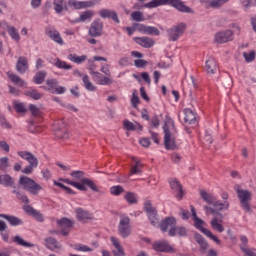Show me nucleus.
<instances>
[{
    "label": "nucleus",
    "instance_id": "69168bd1",
    "mask_svg": "<svg viewBox=\"0 0 256 256\" xmlns=\"http://www.w3.org/2000/svg\"><path fill=\"white\" fill-rule=\"evenodd\" d=\"M244 59L247 63H252V61H255V51L244 53Z\"/></svg>",
    "mask_w": 256,
    "mask_h": 256
},
{
    "label": "nucleus",
    "instance_id": "dca6fc26",
    "mask_svg": "<svg viewBox=\"0 0 256 256\" xmlns=\"http://www.w3.org/2000/svg\"><path fill=\"white\" fill-rule=\"evenodd\" d=\"M76 219L80 221V223H87V221H93V214L83 208H77L76 211Z\"/></svg>",
    "mask_w": 256,
    "mask_h": 256
},
{
    "label": "nucleus",
    "instance_id": "6e6d98bb",
    "mask_svg": "<svg viewBox=\"0 0 256 256\" xmlns=\"http://www.w3.org/2000/svg\"><path fill=\"white\" fill-rule=\"evenodd\" d=\"M124 199L130 204L135 205L137 204V197H135V193L133 192H127L124 196Z\"/></svg>",
    "mask_w": 256,
    "mask_h": 256
},
{
    "label": "nucleus",
    "instance_id": "58836bf2",
    "mask_svg": "<svg viewBox=\"0 0 256 256\" xmlns=\"http://www.w3.org/2000/svg\"><path fill=\"white\" fill-rule=\"evenodd\" d=\"M24 95H26V97H31V99H34V101H39V99L43 97V95L36 89L26 90Z\"/></svg>",
    "mask_w": 256,
    "mask_h": 256
},
{
    "label": "nucleus",
    "instance_id": "7ed1b4c3",
    "mask_svg": "<svg viewBox=\"0 0 256 256\" xmlns=\"http://www.w3.org/2000/svg\"><path fill=\"white\" fill-rule=\"evenodd\" d=\"M159 227L162 233H167L169 237H187V228L185 226H177V219L175 217H167L161 221Z\"/></svg>",
    "mask_w": 256,
    "mask_h": 256
},
{
    "label": "nucleus",
    "instance_id": "39448f33",
    "mask_svg": "<svg viewBox=\"0 0 256 256\" xmlns=\"http://www.w3.org/2000/svg\"><path fill=\"white\" fill-rule=\"evenodd\" d=\"M237 197L240 201V205L244 211L251 213V199L253 194L249 190H237Z\"/></svg>",
    "mask_w": 256,
    "mask_h": 256
},
{
    "label": "nucleus",
    "instance_id": "473e14b6",
    "mask_svg": "<svg viewBox=\"0 0 256 256\" xmlns=\"http://www.w3.org/2000/svg\"><path fill=\"white\" fill-rule=\"evenodd\" d=\"M132 161H134V165H132L130 169V175H139L143 169V164L141 161L137 160L135 157H132Z\"/></svg>",
    "mask_w": 256,
    "mask_h": 256
},
{
    "label": "nucleus",
    "instance_id": "412c9836",
    "mask_svg": "<svg viewBox=\"0 0 256 256\" xmlns=\"http://www.w3.org/2000/svg\"><path fill=\"white\" fill-rule=\"evenodd\" d=\"M110 241L112 245L115 247V249L112 251L113 255L125 256V250L123 249L121 242H119V239H117L115 236H111Z\"/></svg>",
    "mask_w": 256,
    "mask_h": 256
},
{
    "label": "nucleus",
    "instance_id": "f257e3e1",
    "mask_svg": "<svg viewBox=\"0 0 256 256\" xmlns=\"http://www.w3.org/2000/svg\"><path fill=\"white\" fill-rule=\"evenodd\" d=\"M169 6L173 7V9H176L178 13H189L190 15H193L195 11L193 8L185 5V2L181 0H151L150 2H147L143 6L139 3L134 4V9H157V7H163V6Z\"/></svg>",
    "mask_w": 256,
    "mask_h": 256
},
{
    "label": "nucleus",
    "instance_id": "2f4dec72",
    "mask_svg": "<svg viewBox=\"0 0 256 256\" xmlns=\"http://www.w3.org/2000/svg\"><path fill=\"white\" fill-rule=\"evenodd\" d=\"M0 218L1 219H6V221H8L10 223V225H12L13 227H16L17 225H22L23 224V220L15 217V216L0 214Z\"/></svg>",
    "mask_w": 256,
    "mask_h": 256
},
{
    "label": "nucleus",
    "instance_id": "603ef678",
    "mask_svg": "<svg viewBox=\"0 0 256 256\" xmlns=\"http://www.w3.org/2000/svg\"><path fill=\"white\" fill-rule=\"evenodd\" d=\"M144 209L148 217H150L151 215H157V209H155V207H153V205L149 201L145 203Z\"/></svg>",
    "mask_w": 256,
    "mask_h": 256
},
{
    "label": "nucleus",
    "instance_id": "9d476101",
    "mask_svg": "<svg viewBox=\"0 0 256 256\" xmlns=\"http://www.w3.org/2000/svg\"><path fill=\"white\" fill-rule=\"evenodd\" d=\"M169 185L172 191L176 193V199H178V201H181V199L185 197V190H183V185H181V182H179L177 178H171L169 179Z\"/></svg>",
    "mask_w": 256,
    "mask_h": 256
},
{
    "label": "nucleus",
    "instance_id": "79ce46f5",
    "mask_svg": "<svg viewBox=\"0 0 256 256\" xmlns=\"http://www.w3.org/2000/svg\"><path fill=\"white\" fill-rule=\"evenodd\" d=\"M54 65L58 69H65L66 71H69L70 69H73V66H71L70 64H67V62L61 60L60 58L56 59Z\"/></svg>",
    "mask_w": 256,
    "mask_h": 256
},
{
    "label": "nucleus",
    "instance_id": "1a4fd4ad",
    "mask_svg": "<svg viewBox=\"0 0 256 256\" xmlns=\"http://www.w3.org/2000/svg\"><path fill=\"white\" fill-rule=\"evenodd\" d=\"M185 29H187V24L183 22L170 28L167 31L169 41H177L179 37H181V35L185 33Z\"/></svg>",
    "mask_w": 256,
    "mask_h": 256
},
{
    "label": "nucleus",
    "instance_id": "09e8293b",
    "mask_svg": "<svg viewBox=\"0 0 256 256\" xmlns=\"http://www.w3.org/2000/svg\"><path fill=\"white\" fill-rule=\"evenodd\" d=\"M13 242L16 243V245H20V247H33V244L23 240L21 236H15Z\"/></svg>",
    "mask_w": 256,
    "mask_h": 256
},
{
    "label": "nucleus",
    "instance_id": "f03ea898",
    "mask_svg": "<svg viewBox=\"0 0 256 256\" xmlns=\"http://www.w3.org/2000/svg\"><path fill=\"white\" fill-rule=\"evenodd\" d=\"M70 176L74 179L70 180L69 178L63 179L62 181L64 183H67V185H72V187H75L78 189V191H87V187L94 191L95 193H99V187L95 182L89 178H85V172L81 170L72 171L70 173Z\"/></svg>",
    "mask_w": 256,
    "mask_h": 256
},
{
    "label": "nucleus",
    "instance_id": "c85d7f7f",
    "mask_svg": "<svg viewBox=\"0 0 256 256\" xmlns=\"http://www.w3.org/2000/svg\"><path fill=\"white\" fill-rule=\"evenodd\" d=\"M0 185H4V187H13V189H15V179L9 174L0 175Z\"/></svg>",
    "mask_w": 256,
    "mask_h": 256
},
{
    "label": "nucleus",
    "instance_id": "bf43d9fd",
    "mask_svg": "<svg viewBox=\"0 0 256 256\" xmlns=\"http://www.w3.org/2000/svg\"><path fill=\"white\" fill-rule=\"evenodd\" d=\"M14 109L17 113H27V108L23 103L14 102Z\"/></svg>",
    "mask_w": 256,
    "mask_h": 256
},
{
    "label": "nucleus",
    "instance_id": "bb28decb",
    "mask_svg": "<svg viewBox=\"0 0 256 256\" xmlns=\"http://www.w3.org/2000/svg\"><path fill=\"white\" fill-rule=\"evenodd\" d=\"M194 239L196 243H198L201 253H207V249H209V243L205 241V238H203L201 234L195 233Z\"/></svg>",
    "mask_w": 256,
    "mask_h": 256
},
{
    "label": "nucleus",
    "instance_id": "aec40b11",
    "mask_svg": "<svg viewBox=\"0 0 256 256\" xmlns=\"http://www.w3.org/2000/svg\"><path fill=\"white\" fill-rule=\"evenodd\" d=\"M134 41H135V43H137V45H140V47H144V49H151V47H153V45H155V40H153L152 38H149L147 36L135 37Z\"/></svg>",
    "mask_w": 256,
    "mask_h": 256
},
{
    "label": "nucleus",
    "instance_id": "ddd939ff",
    "mask_svg": "<svg viewBox=\"0 0 256 256\" xmlns=\"http://www.w3.org/2000/svg\"><path fill=\"white\" fill-rule=\"evenodd\" d=\"M103 35V22L100 19L94 20L89 28L90 37H101Z\"/></svg>",
    "mask_w": 256,
    "mask_h": 256
},
{
    "label": "nucleus",
    "instance_id": "8fccbe9b",
    "mask_svg": "<svg viewBox=\"0 0 256 256\" xmlns=\"http://www.w3.org/2000/svg\"><path fill=\"white\" fill-rule=\"evenodd\" d=\"M73 249L75 251H81L83 253H91V251H93V248L87 246V245H84V244H75L73 246Z\"/></svg>",
    "mask_w": 256,
    "mask_h": 256
},
{
    "label": "nucleus",
    "instance_id": "a211bd4d",
    "mask_svg": "<svg viewBox=\"0 0 256 256\" xmlns=\"http://www.w3.org/2000/svg\"><path fill=\"white\" fill-rule=\"evenodd\" d=\"M45 247H47L50 251H56L59 252L61 249H63V245H61L57 239L53 237H47L44 240Z\"/></svg>",
    "mask_w": 256,
    "mask_h": 256
},
{
    "label": "nucleus",
    "instance_id": "052dcab7",
    "mask_svg": "<svg viewBox=\"0 0 256 256\" xmlns=\"http://www.w3.org/2000/svg\"><path fill=\"white\" fill-rule=\"evenodd\" d=\"M69 7H71V9L80 10L81 9V1L69 0L68 1V8Z\"/></svg>",
    "mask_w": 256,
    "mask_h": 256
},
{
    "label": "nucleus",
    "instance_id": "cd10ccee",
    "mask_svg": "<svg viewBox=\"0 0 256 256\" xmlns=\"http://www.w3.org/2000/svg\"><path fill=\"white\" fill-rule=\"evenodd\" d=\"M184 115V121L188 123V125H195V123H197V116L190 108L184 109Z\"/></svg>",
    "mask_w": 256,
    "mask_h": 256
},
{
    "label": "nucleus",
    "instance_id": "4be33fe9",
    "mask_svg": "<svg viewBox=\"0 0 256 256\" xmlns=\"http://www.w3.org/2000/svg\"><path fill=\"white\" fill-rule=\"evenodd\" d=\"M18 155L22 159H25L26 161H28L29 165H31L32 167H37V165H39V160H37V158L30 152L19 151Z\"/></svg>",
    "mask_w": 256,
    "mask_h": 256
},
{
    "label": "nucleus",
    "instance_id": "423d86ee",
    "mask_svg": "<svg viewBox=\"0 0 256 256\" xmlns=\"http://www.w3.org/2000/svg\"><path fill=\"white\" fill-rule=\"evenodd\" d=\"M118 233L123 239H127L131 235V218L129 216L121 215L118 224Z\"/></svg>",
    "mask_w": 256,
    "mask_h": 256
},
{
    "label": "nucleus",
    "instance_id": "37998d69",
    "mask_svg": "<svg viewBox=\"0 0 256 256\" xmlns=\"http://www.w3.org/2000/svg\"><path fill=\"white\" fill-rule=\"evenodd\" d=\"M225 3H229V0H210L209 7H211V9H219L223 7Z\"/></svg>",
    "mask_w": 256,
    "mask_h": 256
},
{
    "label": "nucleus",
    "instance_id": "864d4df0",
    "mask_svg": "<svg viewBox=\"0 0 256 256\" xmlns=\"http://www.w3.org/2000/svg\"><path fill=\"white\" fill-rule=\"evenodd\" d=\"M144 209L148 217H150L151 215H157V209H155V207H153V205L149 201L145 203Z\"/></svg>",
    "mask_w": 256,
    "mask_h": 256
},
{
    "label": "nucleus",
    "instance_id": "9b49d317",
    "mask_svg": "<svg viewBox=\"0 0 256 256\" xmlns=\"http://www.w3.org/2000/svg\"><path fill=\"white\" fill-rule=\"evenodd\" d=\"M58 225L62 228L60 231L61 235L67 237L70 229H73V226L75 225V220L64 217L58 221Z\"/></svg>",
    "mask_w": 256,
    "mask_h": 256
},
{
    "label": "nucleus",
    "instance_id": "c756f323",
    "mask_svg": "<svg viewBox=\"0 0 256 256\" xmlns=\"http://www.w3.org/2000/svg\"><path fill=\"white\" fill-rule=\"evenodd\" d=\"M5 25H6V29L8 31V35H10L11 39H13L14 41H20L21 36L19 35L17 28L9 25V23H7V22H5Z\"/></svg>",
    "mask_w": 256,
    "mask_h": 256
},
{
    "label": "nucleus",
    "instance_id": "393cba45",
    "mask_svg": "<svg viewBox=\"0 0 256 256\" xmlns=\"http://www.w3.org/2000/svg\"><path fill=\"white\" fill-rule=\"evenodd\" d=\"M54 11L61 15L62 11H69L68 2L65 0H54L53 1Z\"/></svg>",
    "mask_w": 256,
    "mask_h": 256
},
{
    "label": "nucleus",
    "instance_id": "5701e85b",
    "mask_svg": "<svg viewBox=\"0 0 256 256\" xmlns=\"http://www.w3.org/2000/svg\"><path fill=\"white\" fill-rule=\"evenodd\" d=\"M23 209L25 213H27V215H31L32 217H35L37 221H40V223H43L44 221L43 214H41V212L37 211L31 205H24Z\"/></svg>",
    "mask_w": 256,
    "mask_h": 256
},
{
    "label": "nucleus",
    "instance_id": "f704fd0d",
    "mask_svg": "<svg viewBox=\"0 0 256 256\" xmlns=\"http://www.w3.org/2000/svg\"><path fill=\"white\" fill-rule=\"evenodd\" d=\"M68 59L69 61H72V63L81 65L82 63H85V61H87V55L78 56L77 54H69Z\"/></svg>",
    "mask_w": 256,
    "mask_h": 256
},
{
    "label": "nucleus",
    "instance_id": "4468645a",
    "mask_svg": "<svg viewBox=\"0 0 256 256\" xmlns=\"http://www.w3.org/2000/svg\"><path fill=\"white\" fill-rule=\"evenodd\" d=\"M92 79L97 85H113V78L105 76L100 72H91Z\"/></svg>",
    "mask_w": 256,
    "mask_h": 256
},
{
    "label": "nucleus",
    "instance_id": "338daca9",
    "mask_svg": "<svg viewBox=\"0 0 256 256\" xmlns=\"http://www.w3.org/2000/svg\"><path fill=\"white\" fill-rule=\"evenodd\" d=\"M91 7H95V2L92 0L81 1V9H89Z\"/></svg>",
    "mask_w": 256,
    "mask_h": 256
},
{
    "label": "nucleus",
    "instance_id": "f3484780",
    "mask_svg": "<svg viewBox=\"0 0 256 256\" xmlns=\"http://www.w3.org/2000/svg\"><path fill=\"white\" fill-rule=\"evenodd\" d=\"M98 14L102 19H112L114 23H121V20H119V16L115 10L101 9Z\"/></svg>",
    "mask_w": 256,
    "mask_h": 256
},
{
    "label": "nucleus",
    "instance_id": "680f3d73",
    "mask_svg": "<svg viewBox=\"0 0 256 256\" xmlns=\"http://www.w3.org/2000/svg\"><path fill=\"white\" fill-rule=\"evenodd\" d=\"M29 111L31 112V114L34 116V117H39V115H41V110H39L37 108V105L35 104H30L29 105Z\"/></svg>",
    "mask_w": 256,
    "mask_h": 256
},
{
    "label": "nucleus",
    "instance_id": "20e7f679",
    "mask_svg": "<svg viewBox=\"0 0 256 256\" xmlns=\"http://www.w3.org/2000/svg\"><path fill=\"white\" fill-rule=\"evenodd\" d=\"M18 184L20 187H22V189H24V191L30 193V195L37 196L39 193H41V191H43V186H41V184L27 176H21Z\"/></svg>",
    "mask_w": 256,
    "mask_h": 256
},
{
    "label": "nucleus",
    "instance_id": "c9c22d12",
    "mask_svg": "<svg viewBox=\"0 0 256 256\" xmlns=\"http://www.w3.org/2000/svg\"><path fill=\"white\" fill-rule=\"evenodd\" d=\"M8 78L14 85H17L18 87H25L26 85L25 80H23L17 74H8Z\"/></svg>",
    "mask_w": 256,
    "mask_h": 256
},
{
    "label": "nucleus",
    "instance_id": "ea45409f",
    "mask_svg": "<svg viewBox=\"0 0 256 256\" xmlns=\"http://www.w3.org/2000/svg\"><path fill=\"white\" fill-rule=\"evenodd\" d=\"M45 77H47L46 71H38L35 76L33 77V82L36 85H41L45 81Z\"/></svg>",
    "mask_w": 256,
    "mask_h": 256
},
{
    "label": "nucleus",
    "instance_id": "c03bdc74",
    "mask_svg": "<svg viewBox=\"0 0 256 256\" xmlns=\"http://www.w3.org/2000/svg\"><path fill=\"white\" fill-rule=\"evenodd\" d=\"M162 129H175V121L169 115L165 116Z\"/></svg>",
    "mask_w": 256,
    "mask_h": 256
},
{
    "label": "nucleus",
    "instance_id": "0eeeda50",
    "mask_svg": "<svg viewBox=\"0 0 256 256\" xmlns=\"http://www.w3.org/2000/svg\"><path fill=\"white\" fill-rule=\"evenodd\" d=\"M177 136L175 132H171L169 129H164V146L167 151H175L179 149L177 145Z\"/></svg>",
    "mask_w": 256,
    "mask_h": 256
},
{
    "label": "nucleus",
    "instance_id": "a19ab883",
    "mask_svg": "<svg viewBox=\"0 0 256 256\" xmlns=\"http://www.w3.org/2000/svg\"><path fill=\"white\" fill-rule=\"evenodd\" d=\"M82 81H83L84 87H85V89H87V91H97V87H95V85H93V83H91V80H89L88 75H84L82 77Z\"/></svg>",
    "mask_w": 256,
    "mask_h": 256
},
{
    "label": "nucleus",
    "instance_id": "b1692460",
    "mask_svg": "<svg viewBox=\"0 0 256 256\" xmlns=\"http://www.w3.org/2000/svg\"><path fill=\"white\" fill-rule=\"evenodd\" d=\"M141 117L145 120V121H150V125L151 127H159V116L154 115L151 118L149 117V112L147 111V109H143L141 112Z\"/></svg>",
    "mask_w": 256,
    "mask_h": 256
},
{
    "label": "nucleus",
    "instance_id": "f8f14e48",
    "mask_svg": "<svg viewBox=\"0 0 256 256\" xmlns=\"http://www.w3.org/2000/svg\"><path fill=\"white\" fill-rule=\"evenodd\" d=\"M233 39H234L233 30L221 31L215 34L216 43H220V44L229 43V41H233Z\"/></svg>",
    "mask_w": 256,
    "mask_h": 256
},
{
    "label": "nucleus",
    "instance_id": "0e129e2a",
    "mask_svg": "<svg viewBox=\"0 0 256 256\" xmlns=\"http://www.w3.org/2000/svg\"><path fill=\"white\" fill-rule=\"evenodd\" d=\"M0 167H1V171H5V169H7V167H9V158L8 157L0 158Z\"/></svg>",
    "mask_w": 256,
    "mask_h": 256
},
{
    "label": "nucleus",
    "instance_id": "4c0bfd02",
    "mask_svg": "<svg viewBox=\"0 0 256 256\" xmlns=\"http://www.w3.org/2000/svg\"><path fill=\"white\" fill-rule=\"evenodd\" d=\"M210 225L212 229H214V231H217L218 233H223V231H225V227H223V225L219 223V218L217 217H214L211 220Z\"/></svg>",
    "mask_w": 256,
    "mask_h": 256
},
{
    "label": "nucleus",
    "instance_id": "13d9d810",
    "mask_svg": "<svg viewBox=\"0 0 256 256\" xmlns=\"http://www.w3.org/2000/svg\"><path fill=\"white\" fill-rule=\"evenodd\" d=\"M54 185H56V187H60V189L65 190V192L68 195H75V191H73L70 187L65 186V184L54 181Z\"/></svg>",
    "mask_w": 256,
    "mask_h": 256
},
{
    "label": "nucleus",
    "instance_id": "7c9ffc66",
    "mask_svg": "<svg viewBox=\"0 0 256 256\" xmlns=\"http://www.w3.org/2000/svg\"><path fill=\"white\" fill-rule=\"evenodd\" d=\"M52 133L56 139H69L71 137V133L67 129H54Z\"/></svg>",
    "mask_w": 256,
    "mask_h": 256
},
{
    "label": "nucleus",
    "instance_id": "6ab92c4d",
    "mask_svg": "<svg viewBox=\"0 0 256 256\" xmlns=\"http://www.w3.org/2000/svg\"><path fill=\"white\" fill-rule=\"evenodd\" d=\"M205 71L208 75H215L217 71H219V65L217 64V60L213 57H209L206 61Z\"/></svg>",
    "mask_w": 256,
    "mask_h": 256
},
{
    "label": "nucleus",
    "instance_id": "5fc2aeb1",
    "mask_svg": "<svg viewBox=\"0 0 256 256\" xmlns=\"http://www.w3.org/2000/svg\"><path fill=\"white\" fill-rule=\"evenodd\" d=\"M93 15H95V12L93 10H87L80 14V21H91L93 19Z\"/></svg>",
    "mask_w": 256,
    "mask_h": 256
},
{
    "label": "nucleus",
    "instance_id": "72a5a7b5",
    "mask_svg": "<svg viewBox=\"0 0 256 256\" xmlns=\"http://www.w3.org/2000/svg\"><path fill=\"white\" fill-rule=\"evenodd\" d=\"M200 197L205 201V203H208V205H213L216 201L215 196L205 190L200 191Z\"/></svg>",
    "mask_w": 256,
    "mask_h": 256
},
{
    "label": "nucleus",
    "instance_id": "3c124183",
    "mask_svg": "<svg viewBox=\"0 0 256 256\" xmlns=\"http://www.w3.org/2000/svg\"><path fill=\"white\" fill-rule=\"evenodd\" d=\"M132 21H137L138 23L141 21H145V15L141 11H134L131 13Z\"/></svg>",
    "mask_w": 256,
    "mask_h": 256
},
{
    "label": "nucleus",
    "instance_id": "4d7b16f0",
    "mask_svg": "<svg viewBox=\"0 0 256 256\" xmlns=\"http://www.w3.org/2000/svg\"><path fill=\"white\" fill-rule=\"evenodd\" d=\"M110 193H111V195L119 196L122 193H125V189L121 185L112 186L110 188Z\"/></svg>",
    "mask_w": 256,
    "mask_h": 256
},
{
    "label": "nucleus",
    "instance_id": "49530a36",
    "mask_svg": "<svg viewBox=\"0 0 256 256\" xmlns=\"http://www.w3.org/2000/svg\"><path fill=\"white\" fill-rule=\"evenodd\" d=\"M213 207L217 211H223V209H229V202L225 201L224 203H221L220 201L214 200Z\"/></svg>",
    "mask_w": 256,
    "mask_h": 256
},
{
    "label": "nucleus",
    "instance_id": "e433bc0d",
    "mask_svg": "<svg viewBox=\"0 0 256 256\" xmlns=\"http://www.w3.org/2000/svg\"><path fill=\"white\" fill-rule=\"evenodd\" d=\"M193 221H194V227L198 229V231H201V233H203L204 235H205V231H209V229L203 227V225H205V221L199 218V216H197L196 218H193Z\"/></svg>",
    "mask_w": 256,
    "mask_h": 256
},
{
    "label": "nucleus",
    "instance_id": "774afa93",
    "mask_svg": "<svg viewBox=\"0 0 256 256\" xmlns=\"http://www.w3.org/2000/svg\"><path fill=\"white\" fill-rule=\"evenodd\" d=\"M240 249L241 251H245L247 249V244L249 243V239L246 238V236H240Z\"/></svg>",
    "mask_w": 256,
    "mask_h": 256
},
{
    "label": "nucleus",
    "instance_id": "2eb2a0df",
    "mask_svg": "<svg viewBox=\"0 0 256 256\" xmlns=\"http://www.w3.org/2000/svg\"><path fill=\"white\" fill-rule=\"evenodd\" d=\"M16 71L20 75H25L27 71H29V60H27V57L20 56L16 63Z\"/></svg>",
    "mask_w": 256,
    "mask_h": 256
},
{
    "label": "nucleus",
    "instance_id": "a18cd8bd",
    "mask_svg": "<svg viewBox=\"0 0 256 256\" xmlns=\"http://www.w3.org/2000/svg\"><path fill=\"white\" fill-rule=\"evenodd\" d=\"M12 193L17 196L18 201L25 203V205H29V197H27V194L17 190H13Z\"/></svg>",
    "mask_w": 256,
    "mask_h": 256
},
{
    "label": "nucleus",
    "instance_id": "6e6552de",
    "mask_svg": "<svg viewBox=\"0 0 256 256\" xmlns=\"http://www.w3.org/2000/svg\"><path fill=\"white\" fill-rule=\"evenodd\" d=\"M152 249L156 251L157 253H176L177 250L171 244H169V241L166 240H159L152 244Z\"/></svg>",
    "mask_w": 256,
    "mask_h": 256
},
{
    "label": "nucleus",
    "instance_id": "de8ad7c7",
    "mask_svg": "<svg viewBox=\"0 0 256 256\" xmlns=\"http://www.w3.org/2000/svg\"><path fill=\"white\" fill-rule=\"evenodd\" d=\"M144 35H156L159 36L161 35V31L155 26H146L144 30Z\"/></svg>",
    "mask_w": 256,
    "mask_h": 256
},
{
    "label": "nucleus",
    "instance_id": "a878e982",
    "mask_svg": "<svg viewBox=\"0 0 256 256\" xmlns=\"http://www.w3.org/2000/svg\"><path fill=\"white\" fill-rule=\"evenodd\" d=\"M46 35H48L49 38L52 39V41L58 43V45H63V38H61V34L56 29H47Z\"/></svg>",
    "mask_w": 256,
    "mask_h": 256
},
{
    "label": "nucleus",
    "instance_id": "e2e57ef3",
    "mask_svg": "<svg viewBox=\"0 0 256 256\" xmlns=\"http://www.w3.org/2000/svg\"><path fill=\"white\" fill-rule=\"evenodd\" d=\"M0 125L1 127H3L4 129H11V124H9V122H7V119L5 118V116L3 114L0 113Z\"/></svg>",
    "mask_w": 256,
    "mask_h": 256
}]
</instances>
